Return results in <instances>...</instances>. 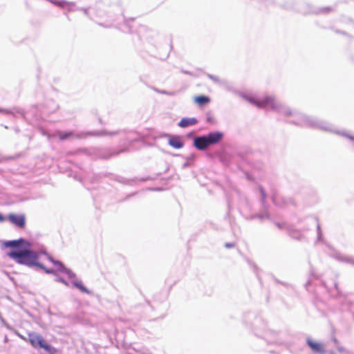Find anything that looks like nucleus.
Returning a JSON list of instances; mask_svg holds the SVG:
<instances>
[{
    "label": "nucleus",
    "instance_id": "obj_21",
    "mask_svg": "<svg viewBox=\"0 0 354 354\" xmlns=\"http://www.w3.org/2000/svg\"><path fill=\"white\" fill-rule=\"evenodd\" d=\"M261 195H262V199L264 200L266 198V194L262 189H261Z\"/></svg>",
    "mask_w": 354,
    "mask_h": 354
},
{
    "label": "nucleus",
    "instance_id": "obj_6",
    "mask_svg": "<svg viewBox=\"0 0 354 354\" xmlns=\"http://www.w3.org/2000/svg\"><path fill=\"white\" fill-rule=\"evenodd\" d=\"M223 133L221 131H212L204 136L206 140L207 147L210 145L218 143L223 138Z\"/></svg>",
    "mask_w": 354,
    "mask_h": 354
},
{
    "label": "nucleus",
    "instance_id": "obj_15",
    "mask_svg": "<svg viewBox=\"0 0 354 354\" xmlns=\"http://www.w3.org/2000/svg\"><path fill=\"white\" fill-rule=\"evenodd\" d=\"M74 136V133L72 131L61 132L59 135V139L62 140L69 139L71 138H73Z\"/></svg>",
    "mask_w": 354,
    "mask_h": 354
},
{
    "label": "nucleus",
    "instance_id": "obj_26",
    "mask_svg": "<svg viewBox=\"0 0 354 354\" xmlns=\"http://www.w3.org/2000/svg\"><path fill=\"white\" fill-rule=\"evenodd\" d=\"M317 229H318V231H319V224L317 225Z\"/></svg>",
    "mask_w": 354,
    "mask_h": 354
},
{
    "label": "nucleus",
    "instance_id": "obj_12",
    "mask_svg": "<svg viewBox=\"0 0 354 354\" xmlns=\"http://www.w3.org/2000/svg\"><path fill=\"white\" fill-rule=\"evenodd\" d=\"M72 283L75 287H76L77 288L80 290L82 292L87 293V294L91 293V292L82 285V283L80 281L74 280V281H73Z\"/></svg>",
    "mask_w": 354,
    "mask_h": 354
},
{
    "label": "nucleus",
    "instance_id": "obj_11",
    "mask_svg": "<svg viewBox=\"0 0 354 354\" xmlns=\"http://www.w3.org/2000/svg\"><path fill=\"white\" fill-rule=\"evenodd\" d=\"M197 122V120L194 118H183L178 123V126L185 128L191 125H194Z\"/></svg>",
    "mask_w": 354,
    "mask_h": 354
},
{
    "label": "nucleus",
    "instance_id": "obj_24",
    "mask_svg": "<svg viewBox=\"0 0 354 354\" xmlns=\"http://www.w3.org/2000/svg\"><path fill=\"white\" fill-rule=\"evenodd\" d=\"M344 348H343V347H339V348H338V351H339V352H343V351H344Z\"/></svg>",
    "mask_w": 354,
    "mask_h": 354
},
{
    "label": "nucleus",
    "instance_id": "obj_25",
    "mask_svg": "<svg viewBox=\"0 0 354 354\" xmlns=\"http://www.w3.org/2000/svg\"><path fill=\"white\" fill-rule=\"evenodd\" d=\"M329 354H336V353L333 351H330Z\"/></svg>",
    "mask_w": 354,
    "mask_h": 354
},
{
    "label": "nucleus",
    "instance_id": "obj_3",
    "mask_svg": "<svg viewBox=\"0 0 354 354\" xmlns=\"http://www.w3.org/2000/svg\"><path fill=\"white\" fill-rule=\"evenodd\" d=\"M299 118V124L303 126L311 127L322 129L326 131H334L332 126L324 121H317L313 118L296 113Z\"/></svg>",
    "mask_w": 354,
    "mask_h": 354
},
{
    "label": "nucleus",
    "instance_id": "obj_5",
    "mask_svg": "<svg viewBox=\"0 0 354 354\" xmlns=\"http://www.w3.org/2000/svg\"><path fill=\"white\" fill-rule=\"evenodd\" d=\"M8 220L14 225L19 228H24L26 226V216L24 214H9Z\"/></svg>",
    "mask_w": 354,
    "mask_h": 354
},
{
    "label": "nucleus",
    "instance_id": "obj_8",
    "mask_svg": "<svg viewBox=\"0 0 354 354\" xmlns=\"http://www.w3.org/2000/svg\"><path fill=\"white\" fill-rule=\"evenodd\" d=\"M194 146L198 150L203 151L207 149L208 147L205 136L196 137L194 139Z\"/></svg>",
    "mask_w": 354,
    "mask_h": 354
},
{
    "label": "nucleus",
    "instance_id": "obj_16",
    "mask_svg": "<svg viewBox=\"0 0 354 354\" xmlns=\"http://www.w3.org/2000/svg\"><path fill=\"white\" fill-rule=\"evenodd\" d=\"M52 3H54L55 5H57L59 6H61L62 8H64L65 6L71 7L73 6L72 3L66 2L64 1H51Z\"/></svg>",
    "mask_w": 354,
    "mask_h": 354
},
{
    "label": "nucleus",
    "instance_id": "obj_18",
    "mask_svg": "<svg viewBox=\"0 0 354 354\" xmlns=\"http://www.w3.org/2000/svg\"><path fill=\"white\" fill-rule=\"evenodd\" d=\"M208 77L210 78L211 80H212L215 82H217V83L220 82V80L218 77L214 76L212 75H208Z\"/></svg>",
    "mask_w": 354,
    "mask_h": 354
},
{
    "label": "nucleus",
    "instance_id": "obj_19",
    "mask_svg": "<svg viewBox=\"0 0 354 354\" xmlns=\"http://www.w3.org/2000/svg\"><path fill=\"white\" fill-rule=\"evenodd\" d=\"M225 246L227 248H233L234 246V243H226L225 244Z\"/></svg>",
    "mask_w": 354,
    "mask_h": 354
},
{
    "label": "nucleus",
    "instance_id": "obj_13",
    "mask_svg": "<svg viewBox=\"0 0 354 354\" xmlns=\"http://www.w3.org/2000/svg\"><path fill=\"white\" fill-rule=\"evenodd\" d=\"M23 242H24V240L22 239H19L18 240H14V241H10L6 242L5 243V245L6 247L17 248Z\"/></svg>",
    "mask_w": 354,
    "mask_h": 354
},
{
    "label": "nucleus",
    "instance_id": "obj_23",
    "mask_svg": "<svg viewBox=\"0 0 354 354\" xmlns=\"http://www.w3.org/2000/svg\"><path fill=\"white\" fill-rule=\"evenodd\" d=\"M344 136H346L347 138H348L350 140H354V138L353 136H348V135H346V134H344Z\"/></svg>",
    "mask_w": 354,
    "mask_h": 354
},
{
    "label": "nucleus",
    "instance_id": "obj_4",
    "mask_svg": "<svg viewBox=\"0 0 354 354\" xmlns=\"http://www.w3.org/2000/svg\"><path fill=\"white\" fill-rule=\"evenodd\" d=\"M46 257L47 258L48 261L51 263L52 265L53 266V268H46V273H53L55 271H59L61 272L66 273L68 275V277L71 279L75 277V274L70 270L65 268L61 261L53 259V257L48 256L46 252Z\"/></svg>",
    "mask_w": 354,
    "mask_h": 354
},
{
    "label": "nucleus",
    "instance_id": "obj_2",
    "mask_svg": "<svg viewBox=\"0 0 354 354\" xmlns=\"http://www.w3.org/2000/svg\"><path fill=\"white\" fill-rule=\"evenodd\" d=\"M8 256L19 264L28 266H37L42 268L41 265L38 264V254L34 251L29 250H23L18 252L11 251L8 253Z\"/></svg>",
    "mask_w": 354,
    "mask_h": 354
},
{
    "label": "nucleus",
    "instance_id": "obj_14",
    "mask_svg": "<svg viewBox=\"0 0 354 354\" xmlns=\"http://www.w3.org/2000/svg\"><path fill=\"white\" fill-rule=\"evenodd\" d=\"M194 101L200 105H203L209 102V98L205 95H199L194 98Z\"/></svg>",
    "mask_w": 354,
    "mask_h": 354
},
{
    "label": "nucleus",
    "instance_id": "obj_17",
    "mask_svg": "<svg viewBox=\"0 0 354 354\" xmlns=\"http://www.w3.org/2000/svg\"><path fill=\"white\" fill-rule=\"evenodd\" d=\"M57 351L56 348L46 344V353H48V354H55Z\"/></svg>",
    "mask_w": 354,
    "mask_h": 354
},
{
    "label": "nucleus",
    "instance_id": "obj_1",
    "mask_svg": "<svg viewBox=\"0 0 354 354\" xmlns=\"http://www.w3.org/2000/svg\"><path fill=\"white\" fill-rule=\"evenodd\" d=\"M245 98L258 108L272 109L286 115L292 114L289 108L286 107L281 102L277 101L273 96H266L261 100H257L254 97H245Z\"/></svg>",
    "mask_w": 354,
    "mask_h": 354
},
{
    "label": "nucleus",
    "instance_id": "obj_10",
    "mask_svg": "<svg viewBox=\"0 0 354 354\" xmlns=\"http://www.w3.org/2000/svg\"><path fill=\"white\" fill-rule=\"evenodd\" d=\"M308 344L312 348V350L316 353H324L325 351L322 346V345L319 343L314 342L310 339L307 340Z\"/></svg>",
    "mask_w": 354,
    "mask_h": 354
},
{
    "label": "nucleus",
    "instance_id": "obj_7",
    "mask_svg": "<svg viewBox=\"0 0 354 354\" xmlns=\"http://www.w3.org/2000/svg\"><path fill=\"white\" fill-rule=\"evenodd\" d=\"M28 336L29 341L33 347L39 349L44 348V340L41 335L36 333H32Z\"/></svg>",
    "mask_w": 354,
    "mask_h": 354
},
{
    "label": "nucleus",
    "instance_id": "obj_9",
    "mask_svg": "<svg viewBox=\"0 0 354 354\" xmlns=\"http://www.w3.org/2000/svg\"><path fill=\"white\" fill-rule=\"evenodd\" d=\"M168 144L175 149H180L183 147V142L178 136H171L169 139Z\"/></svg>",
    "mask_w": 354,
    "mask_h": 354
},
{
    "label": "nucleus",
    "instance_id": "obj_20",
    "mask_svg": "<svg viewBox=\"0 0 354 354\" xmlns=\"http://www.w3.org/2000/svg\"><path fill=\"white\" fill-rule=\"evenodd\" d=\"M6 220L5 217L0 214V222H3Z\"/></svg>",
    "mask_w": 354,
    "mask_h": 354
},
{
    "label": "nucleus",
    "instance_id": "obj_22",
    "mask_svg": "<svg viewBox=\"0 0 354 354\" xmlns=\"http://www.w3.org/2000/svg\"><path fill=\"white\" fill-rule=\"evenodd\" d=\"M58 280H59V281H61L62 283H64V284H66V285H68V284H67V283H66V282L63 279H62V278H59V279H58Z\"/></svg>",
    "mask_w": 354,
    "mask_h": 354
}]
</instances>
